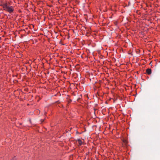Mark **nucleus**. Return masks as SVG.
Here are the masks:
<instances>
[{"label": "nucleus", "instance_id": "1", "mask_svg": "<svg viewBox=\"0 0 160 160\" xmlns=\"http://www.w3.org/2000/svg\"><path fill=\"white\" fill-rule=\"evenodd\" d=\"M9 3L6 2L0 4V6L2 7L4 10L11 13L13 12L14 8L12 6H9Z\"/></svg>", "mask_w": 160, "mask_h": 160}, {"label": "nucleus", "instance_id": "3", "mask_svg": "<svg viewBox=\"0 0 160 160\" xmlns=\"http://www.w3.org/2000/svg\"><path fill=\"white\" fill-rule=\"evenodd\" d=\"M77 141L78 142L79 146H81L82 145V142L81 139H78L77 140Z\"/></svg>", "mask_w": 160, "mask_h": 160}, {"label": "nucleus", "instance_id": "2", "mask_svg": "<svg viewBox=\"0 0 160 160\" xmlns=\"http://www.w3.org/2000/svg\"><path fill=\"white\" fill-rule=\"evenodd\" d=\"M146 72L148 75H150L152 72L151 69L150 68H148L146 70Z\"/></svg>", "mask_w": 160, "mask_h": 160}, {"label": "nucleus", "instance_id": "5", "mask_svg": "<svg viewBox=\"0 0 160 160\" xmlns=\"http://www.w3.org/2000/svg\"><path fill=\"white\" fill-rule=\"evenodd\" d=\"M42 120V122H43L44 121V120Z\"/></svg>", "mask_w": 160, "mask_h": 160}, {"label": "nucleus", "instance_id": "4", "mask_svg": "<svg viewBox=\"0 0 160 160\" xmlns=\"http://www.w3.org/2000/svg\"><path fill=\"white\" fill-rule=\"evenodd\" d=\"M29 122L30 123H31V120L30 119L29 120Z\"/></svg>", "mask_w": 160, "mask_h": 160}]
</instances>
